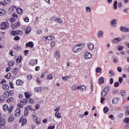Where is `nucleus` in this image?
I'll use <instances>...</instances> for the list:
<instances>
[{
    "label": "nucleus",
    "instance_id": "f257e3e1",
    "mask_svg": "<svg viewBox=\"0 0 129 129\" xmlns=\"http://www.w3.org/2000/svg\"><path fill=\"white\" fill-rule=\"evenodd\" d=\"M83 44H76L73 48V51L74 53H79L80 51H81L82 49H83Z\"/></svg>",
    "mask_w": 129,
    "mask_h": 129
},
{
    "label": "nucleus",
    "instance_id": "f03ea898",
    "mask_svg": "<svg viewBox=\"0 0 129 129\" xmlns=\"http://www.w3.org/2000/svg\"><path fill=\"white\" fill-rule=\"evenodd\" d=\"M4 111L6 112H8L9 113H12L13 109H14V105L12 104L9 107V106L7 104H4L3 107Z\"/></svg>",
    "mask_w": 129,
    "mask_h": 129
},
{
    "label": "nucleus",
    "instance_id": "7ed1b4c3",
    "mask_svg": "<svg viewBox=\"0 0 129 129\" xmlns=\"http://www.w3.org/2000/svg\"><path fill=\"white\" fill-rule=\"evenodd\" d=\"M32 118L34 121L36 123V124H37V125L41 124V118L37 116V113L36 112L32 113Z\"/></svg>",
    "mask_w": 129,
    "mask_h": 129
},
{
    "label": "nucleus",
    "instance_id": "20e7f679",
    "mask_svg": "<svg viewBox=\"0 0 129 129\" xmlns=\"http://www.w3.org/2000/svg\"><path fill=\"white\" fill-rule=\"evenodd\" d=\"M7 120L5 118L0 116V129H6L7 127Z\"/></svg>",
    "mask_w": 129,
    "mask_h": 129
},
{
    "label": "nucleus",
    "instance_id": "39448f33",
    "mask_svg": "<svg viewBox=\"0 0 129 129\" xmlns=\"http://www.w3.org/2000/svg\"><path fill=\"white\" fill-rule=\"evenodd\" d=\"M10 27V24L8 21L3 22L1 24V30H7L9 29Z\"/></svg>",
    "mask_w": 129,
    "mask_h": 129
},
{
    "label": "nucleus",
    "instance_id": "423d86ee",
    "mask_svg": "<svg viewBox=\"0 0 129 129\" xmlns=\"http://www.w3.org/2000/svg\"><path fill=\"white\" fill-rule=\"evenodd\" d=\"M28 103V100L27 99H22L20 100V103L18 104V107H20L21 108H23L24 107V105L25 104H27Z\"/></svg>",
    "mask_w": 129,
    "mask_h": 129
},
{
    "label": "nucleus",
    "instance_id": "0eeeda50",
    "mask_svg": "<svg viewBox=\"0 0 129 129\" xmlns=\"http://www.w3.org/2000/svg\"><path fill=\"white\" fill-rule=\"evenodd\" d=\"M51 20V21H53L55 23H58V24H62L63 23L62 19L59 17H52Z\"/></svg>",
    "mask_w": 129,
    "mask_h": 129
},
{
    "label": "nucleus",
    "instance_id": "6e6552de",
    "mask_svg": "<svg viewBox=\"0 0 129 129\" xmlns=\"http://www.w3.org/2000/svg\"><path fill=\"white\" fill-rule=\"evenodd\" d=\"M19 122L21 123L22 126H24L27 124V118H25L24 116H22L19 120Z\"/></svg>",
    "mask_w": 129,
    "mask_h": 129
},
{
    "label": "nucleus",
    "instance_id": "1a4fd4ad",
    "mask_svg": "<svg viewBox=\"0 0 129 129\" xmlns=\"http://www.w3.org/2000/svg\"><path fill=\"white\" fill-rule=\"evenodd\" d=\"M19 18L18 14L17 13H14L12 14V17L10 18V22L13 23L14 22H16V20H17Z\"/></svg>",
    "mask_w": 129,
    "mask_h": 129
},
{
    "label": "nucleus",
    "instance_id": "9d476101",
    "mask_svg": "<svg viewBox=\"0 0 129 129\" xmlns=\"http://www.w3.org/2000/svg\"><path fill=\"white\" fill-rule=\"evenodd\" d=\"M38 64V59H31L30 62L29 63L30 66H35V65H37Z\"/></svg>",
    "mask_w": 129,
    "mask_h": 129
},
{
    "label": "nucleus",
    "instance_id": "9b49d317",
    "mask_svg": "<svg viewBox=\"0 0 129 129\" xmlns=\"http://www.w3.org/2000/svg\"><path fill=\"white\" fill-rule=\"evenodd\" d=\"M20 115H21V109L17 108L15 111V116H16V117H19Z\"/></svg>",
    "mask_w": 129,
    "mask_h": 129
},
{
    "label": "nucleus",
    "instance_id": "f8f14e48",
    "mask_svg": "<svg viewBox=\"0 0 129 129\" xmlns=\"http://www.w3.org/2000/svg\"><path fill=\"white\" fill-rule=\"evenodd\" d=\"M20 26H21V23L20 22H18L14 24H12L11 25V27L13 29V30L17 29V28H18V27H20Z\"/></svg>",
    "mask_w": 129,
    "mask_h": 129
},
{
    "label": "nucleus",
    "instance_id": "ddd939ff",
    "mask_svg": "<svg viewBox=\"0 0 129 129\" xmlns=\"http://www.w3.org/2000/svg\"><path fill=\"white\" fill-rule=\"evenodd\" d=\"M55 39V37L54 36H48L47 37H43L42 38V40L45 41V40H48V41H52Z\"/></svg>",
    "mask_w": 129,
    "mask_h": 129
},
{
    "label": "nucleus",
    "instance_id": "4468645a",
    "mask_svg": "<svg viewBox=\"0 0 129 129\" xmlns=\"http://www.w3.org/2000/svg\"><path fill=\"white\" fill-rule=\"evenodd\" d=\"M16 85H18V86H22L24 85V81L18 79L16 81Z\"/></svg>",
    "mask_w": 129,
    "mask_h": 129
},
{
    "label": "nucleus",
    "instance_id": "2eb2a0df",
    "mask_svg": "<svg viewBox=\"0 0 129 129\" xmlns=\"http://www.w3.org/2000/svg\"><path fill=\"white\" fill-rule=\"evenodd\" d=\"M14 101H15V99H14V98L12 97L8 98L7 100V103H10V104H12V103H13Z\"/></svg>",
    "mask_w": 129,
    "mask_h": 129
},
{
    "label": "nucleus",
    "instance_id": "dca6fc26",
    "mask_svg": "<svg viewBox=\"0 0 129 129\" xmlns=\"http://www.w3.org/2000/svg\"><path fill=\"white\" fill-rule=\"evenodd\" d=\"M92 57V54L90 52H87L85 54V59H90Z\"/></svg>",
    "mask_w": 129,
    "mask_h": 129
},
{
    "label": "nucleus",
    "instance_id": "f3484780",
    "mask_svg": "<svg viewBox=\"0 0 129 129\" xmlns=\"http://www.w3.org/2000/svg\"><path fill=\"white\" fill-rule=\"evenodd\" d=\"M7 15V11L5 9L0 8V16H6Z\"/></svg>",
    "mask_w": 129,
    "mask_h": 129
},
{
    "label": "nucleus",
    "instance_id": "a211bd4d",
    "mask_svg": "<svg viewBox=\"0 0 129 129\" xmlns=\"http://www.w3.org/2000/svg\"><path fill=\"white\" fill-rule=\"evenodd\" d=\"M77 89L81 90L82 91H84V90H86V86L85 85L80 86L77 87Z\"/></svg>",
    "mask_w": 129,
    "mask_h": 129
},
{
    "label": "nucleus",
    "instance_id": "6ab92c4d",
    "mask_svg": "<svg viewBox=\"0 0 129 129\" xmlns=\"http://www.w3.org/2000/svg\"><path fill=\"white\" fill-rule=\"evenodd\" d=\"M16 12L18 13V15H23V12H24V11L22 8H16Z\"/></svg>",
    "mask_w": 129,
    "mask_h": 129
},
{
    "label": "nucleus",
    "instance_id": "aec40b11",
    "mask_svg": "<svg viewBox=\"0 0 129 129\" xmlns=\"http://www.w3.org/2000/svg\"><path fill=\"white\" fill-rule=\"evenodd\" d=\"M121 39L119 37L115 38L112 41V43L116 44V43H118V42H120Z\"/></svg>",
    "mask_w": 129,
    "mask_h": 129
},
{
    "label": "nucleus",
    "instance_id": "412c9836",
    "mask_svg": "<svg viewBox=\"0 0 129 129\" xmlns=\"http://www.w3.org/2000/svg\"><path fill=\"white\" fill-rule=\"evenodd\" d=\"M26 47H30V48H33L34 47V43L33 42L29 41L26 44Z\"/></svg>",
    "mask_w": 129,
    "mask_h": 129
},
{
    "label": "nucleus",
    "instance_id": "4be33fe9",
    "mask_svg": "<svg viewBox=\"0 0 129 129\" xmlns=\"http://www.w3.org/2000/svg\"><path fill=\"white\" fill-rule=\"evenodd\" d=\"M15 120V117H14V115H10L9 119H8V121L9 122H13Z\"/></svg>",
    "mask_w": 129,
    "mask_h": 129
},
{
    "label": "nucleus",
    "instance_id": "5701e85b",
    "mask_svg": "<svg viewBox=\"0 0 129 129\" xmlns=\"http://www.w3.org/2000/svg\"><path fill=\"white\" fill-rule=\"evenodd\" d=\"M54 57L56 58V59H60V51L59 50H57L54 54Z\"/></svg>",
    "mask_w": 129,
    "mask_h": 129
},
{
    "label": "nucleus",
    "instance_id": "b1692460",
    "mask_svg": "<svg viewBox=\"0 0 129 129\" xmlns=\"http://www.w3.org/2000/svg\"><path fill=\"white\" fill-rule=\"evenodd\" d=\"M22 61H23V57L22 55H19L16 59V62L17 63H21Z\"/></svg>",
    "mask_w": 129,
    "mask_h": 129
},
{
    "label": "nucleus",
    "instance_id": "393cba45",
    "mask_svg": "<svg viewBox=\"0 0 129 129\" xmlns=\"http://www.w3.org/2000/svg\"><path fill=\"white\" fill-rule=\"evenodd\" d=\"M120 31H121L122 32H129V28H127L124 27H121Z\"/></svg>",
    "mask_w": 129,
    "mask_h": 129
},
{
    "label": "nucleus",
    "instance_id": "a878e982",
    "mask_svg": "<svg viewBox=\"0 0 129 129\" xmlns=\"http://www.w3.org/2000/svg\"><path fill=\"white\" fill-rule=\"evenodd\" d=\"M3 88L4 90H9L10 89V86L8 84H4L3 85Z\"/></svg>",
    "mask_w": 129,
    "mask_h": 129
},
{
    "label": "nucleus",
    "instance_id": "bb28decb",
    "mask_svg": "<svg viewBox=\"0 0 129 129\" xmlns=\"http://www.w3.org/2000/svg\"><path fill=\"white\" fill-rule=\"evenodd\" d=\"M11 35H12V36H18V30L11 31Z\"/></svg>",
    "mask_w": 129,
    "mask_h": 129
},
{
    "label": "nucleus",
    "instance_id": "cd10ccee",
    "mask_svg": "<svg viewBox=\"0 0 129 129\" xmlns=\"http://www.w3.org/2000/svg\"><path fill=\"white\" fill-rule=\"evenodd\" d=\"M99 83H100V84H102L103 83H104V77H101L99 79Z\"/></svg>",
    "mask_w": 129,
    "mask_h": 129
},
{
    "label": "nucleus",
    "instance_id": "c85d7f7f",
    "mask_svg": "<svg viewBox=\"0 0 129 129\" xmlns=\"http://www.w3.org/2000/svg\"><path fill=\"white\" fill-rule=\"evenodd\" d=\"M89 50H93L94 49V45L92 43H90L88 45Z\"/></svg>",
    "mask_w": 129,
    "mask_h": 129
},
{
    "label": "nucleus",
    "instance_id": "c756f323",
    "mask_svg": "<svg viewBox=\"0 0 129 129\" xmlns=\"http://www.w3.org/2000/svg\"><path fill=\"white\" fill-rule=\"evenodd\" d=\"M117 20H115V19H113V21H111V24L112 27H115L116 26V23L115 22H116Z\"/></svg>",
    "mask_w": 129,
    "mask_h": 129
},
{
    "label": "nucleus",
    "instance_id": "7c9ffc66",
    "mask_svg": "<svg viewBox=\"0 0 129 129\" xmlns=\"http://www.w3.org/2000/svg\"><path fill=\"white\" fill-rule=\"evenodd\" d=\"M3 96L4 97L8 98V97L10 96V95L9 94V91H6L3 94Z\"/></svg>",
    "mask_w": 129,
    "mask_h": 129
},
{
    "label": "nucleus",
    "instance_id": "2f4dec72",
    "mask_svg": "<svg viewBox=\"0 0 129 129\" xmlns=\"http://www.w3.org/2000/svg\"><path fill=\"white\" fill-rule=\"evenodd\" d=\"M112 103L113 104H116L118 102V99L117 98H114L112 101Z\"/></svg>",
    "mask_w": 129,
    "mask_h": 129
},
{
    "label": "nucleus",
    "instance_id": "473e14b6",
    "mask_svg": "<svg viewBox=\"0 0 129 129\" xmlns=\"http://www.w3.org/2000/svg\"><path fill=\"white\" fill-rule=\"evenodd\" d=\"M55 116L56 117V118H61V114H60V112H55Z\"/></svg>",
    "mask_w": 129,
    "mask_h": 129
},
{
    "label": "nucleus",
    "instance_id": "72a5a7b5",
    "mask_svg": "<svg viewBox=\"0 0 129 129\" xmlns=\"http://www.w3.org/2000/svg\"><path fill=\"white\" fill-rule=\"evenodd\" d=\"M24 95L25 96V98H26V99H28V98H29V97H30L31 94L30 93H28V92H25L24 93Z\"/></svg>",
    "mask_w": 129,
    "mask_h": 129
},
{
    "label": "nucleus",
    "instance_id": "f704fd0d",
    "mask_svg": "<svg viewBox=\"0 0 129 129\" xmlns=\"http://www.w3.org/2000/svg\"><path fill=\"white\" fill-rule=\"evenodd\" d=\"M109 110V109H108V107L105 106L103 108V111L104 113H107V112H108Z\"/></svg>",
    "mask_w": 129,
    "mask_h": 129
},
{
    "label": "nucleus",
    "instance_id": "c9c22d12",
    "mask_svg": "<svg viewBox=\"0 0 129 129\" xmlns=\"http://www.w3.org/2000/svg\"><path fill=\"white\" fill-rule=\"evenodd\" d=\"M125 109V115H129V106H126Z\"/></svg>",
    "mask_w": 129,
    "mask_h": 129
},
{
    "label": "nucleus",
    "instance_id": "e433bc0d",
    "mask_svg": "<svg viewBox=\"0 0 129 129\" xmlns=\"http://www.w3.org/2000/svg\"><path fill=\"white\" fill-rule=\"evenodd\" d=\"M29 115V110L28 108H25V111H24V115L25 116H28Z\"/></svg>",
    "mask_w": 129,
    "mask_h": 129
},
{
    "label": "nucleus",
    "instance_id": "4c0bfd02",
    "mask_svg": "<svg viewBox=\"0 0 129 129\" xmlns=\"http://www.w3.org/2000/svg\"><path fill=\"white\" fill-rule=\"evenodd\" d=\"M31 30L32 29L31 27H27L26 29V34H30V33H31Z\"/></svg>",
    "mask_w": 129,
    "mask_h": 129
},
{
    "label": "nucleus",
    "instance_id": "58836bf2",
    "mask_svg": "<svg viewBox=\"0 0 129 129\" xmlns=\"http://www.w3.org/2000/svg\"><path fill=\"white\" fill-rule=\"evenodd\" d=\"M102 70V69L101 68H97L96 70V73H101V71Z\"/></svg>",
    "mask_w": 129,
    "mask_h": 129
},
{
    "label": "nucleus",
    "instance_id": "ea45409f",
    "mask_svg": "<svg viewBox=\"0 0 129 129\" xmlns=\"http://www.w3.org/2000/svg\"><path fill=\"white\" fill-rule=\"evenodd\" d=\"M50 45L51 46V48H54L55 45H56V42L55 41H52L50 43Z\"/></svg>",
    "mask_w": 129,
    "mask_h": 129
},
{
    "label": "nucleus",
    "instance_id": "a19ab883",
    "mask_svg": "<svg viewBox=\"0 0 129 129\" xmlns=\"http://www.w3.org/2000/svg\"><path fill=\"white\" fill-rule=\"evenodd\" d=\"M23 32L21 30H17V36H22L23 35Z\"/></svg>",
    "mask_w": 129,
    "mask_h": 129
},
{
    "label": "nucleus",
    "instance_id": "79ce46f5",
    "mask_svg": "<svg viewBox=\"0 0 129 129\" xmlns=\"http://www.w3.org/2000/svg\"><path fill=\"white\" fill-rule=\"evenodd\" d=\"M102 35H103V32H102V31H99L98 34V37H99V38H100L102 37Z\"/></svg>",
    "mask_w": 129,
    "mask_h": 129
},
{
    "label": "nucleus",
    "instance_id": "37998d69",
    "mask_svg": "<svg viewBox=\"0 0 129 129\" xmlns=\"http://www.w3.org/2000/svg\"><path fill=\"white\" fill-rule=\"evenodd\" d=\"M16 69H19L18 68H16L15 69H14L12 70V73H13V74L14 75H17V74H18V72H17V70H16Z\"/></svg>",
    "mask_w": 129,
    "mask_h": 129
},
{
    "label": "nucleus",
    "instance_id": "c03bdc74",
    "mask_svg": "<svg viewBox=\"0 0 129 129\" xmlns=\"http://www.w3.org/2000/svg\"><path fill=\"white\" fill-rule=\"evenodd\" d=\"M14 91L13 90H9L8 91V94H9V96H13L14 95Z\"/></svg>",
    "mask_w": 129,
    "mask_h": 129
},
{
    "label": "nucleus",
    "instance_id": "a18cd8bd",
    "mask_svg": "<svg viewBox=\"0 0 129 129\" xmlns=\"http://www.w3.org/2000/svg\"><path fill=\"white\" fill-rule=\"evenodd\" d=\"M109 89H110L109 87H106L103 90L105 92H106L107 93L108 91H109Z\"/></svg>",
    "mask_w": 129,
    "mask_h": 129
},
{
    "label": "nucleus",
    "instance_id": "49530a36",
    "mask_svg": "<svg viewBox=\"0 0 129 129\" xmlns=\"http://www.w3.org/2000/svg\"><path fill=\"white\" fill-rule=\"evenodd\" d=\"M106 94H107V93L105 92L104 90H103L102 92H101V96L102 97H104V96H105L106 95Z\"/></svg>",
    "mask_w": 129,
    "mask_h": 129
},
{
    "label": "nucleus",
    "instance_id": "de8ad7c7",
    "mask_svg": "<svg viewBox=\"0 0 129 129\" xmlns=\"http://www.w3.org/2000/svg\"><path fill=\"white\" fill-rule=\"evenodd\" d=\"M120 93H121V96H125L126 93L124 90H121Z\"/></svg>",
    "mask_w": 129,
    "mask_h": 129
},
{
    "label": "nucleus",
    "instance_id": "09e8293b",
    "mask_svg": "<svg viewBox=\"0 0 129 129\" xmlns=\"http://www.w3.org/2000/svg\"><path fill=\"white\" fill-rule=\"evenodd\" d=\"M47 79H48V80L53 79V76H52V74L48 75L47 77Z\"/></svg>",
    "mask_w": 129,
    "mask_h": 129
},
{
    "label": "nucleus",
    "instance_id": "8fccbe9b",
    "mask_svg": "<svg viewBox=\"0 0 129 129\" xmlns=\"http://www.w3.org/2000/svg\"><path fill=\"white\" fill-rule=\"evenodd\" d=\"M11 74L10 73H9L7 75L5 76V78H7V79H10L11 78Z\"/></svg>",
    "mask_w": 129,
    "mask_h": 129
},
{
    "label": "nucleus",
    "instance_id": "3c124183",
    "mask_svg": "<svg viewBox=\"0 0 129 129\" xmlns=\"http://www.w3.org/2000/svg\"><path fill=\"white\" fill-rule=\"evenodd\" d=\"M87 13H90L91 12V8L89 7H87L86 8Z\"/></svg>",
    "mask_w": 129,
    "mask_h": 129
},
{
    "label": "nucleus",
    "instance_id": "603ef678",
    "mask_svg": "<svg viewBox=\"0 0 129 129\" xmlns=\"http://www.w3.org/2000/svg\"><path fill=\"white\" fill-rule=\"evenodd\" d=\"M9 65L11 67L14 66L15 65V61H11L9 62Z\"/></svg>",
    "mask_w": 129,
    "mask_h": 129
},
{
    "label": "nucleus",
    "instance_id": "864d4df0",
    "mask_svg": "<svg viewBox=\"0 0 129 129\" xmlns=\"http://www.w3.org/2000/svg\"><path fill=\"white\" fill-rule=\"evenodd\" d=\"M28 108L31 111L33 110V111H36V110L33 109V108L32 107V105H28Z\"/></svg>",
    "mask_w": 129,
    "mask_h": 129
},
{
    "label": "nucleus",
    "instance_id": "5fc2aeb1",
    "mask_svg": "<svg viewBox=\"0 0 129 129\" xmlns=\"http://www.w3.org/2000/svg\"><path fill=\"white\" fill-rule=\"evenodd\" d=\"M40 90H41V88H34L35 92H40Z\"/></svg>",
    "mask_w": 129,
    "mask_h": 129
},
{
    "label": "nucleus",
    "instance_id": "6e6d98bb",
    "mask_svg": "<svg viewBox=\"0 0 129 129\" xmlns=\"http://www.w3.org/2000/svg\"><path fill=\"white\" fill-rule=\"evenodd\" d=\"M125 123H129V117H126L124 119Z\"/></svg>",
    "mask_w": 129,
    "mask_h": 129
},
{
    "label": "nucleus",
    "instance_id": "4d7b16f0",
    "mask_svg": "<svg viewBox=\"0 0 129 129\" xmlns=\"http://www.w3.org/2000/svg\"><path fill=\"white\" fill-rule=\"evenodd\" d=\"M73 90L75 91L77 90V86L76 85H73L72 87Z\"/></svg>",
    "mask_w": 129,
    "mask_h": 129
},
{
    "label": "nucleus",
    "instance_id": "13d9d810",
    "mask_svg": "<svg viewBox=\"0 0 129 129\" xmlns=\"http://www.w3.org/2000/svg\"><path fill=\"white\" fill-rule=\"evenodd\" d=\"M40 104H36L35 105V109H34V110H37L38 109H40Z\"/></svg>",
    "mask_w": 129,
    "mask_h": 129
},
{
    "label": "nucleus",
    "instance_id": "bf43d9fd",
    "mask_svg": "<svg viewBox=\"0 0 129 129\" xmlns=\"http://www.w3.org/2000/svg\"><path fill=\"white\" fill-rule=\"evenodd\" d=\"M5 101V98L3 96H0V103H2Z\"/></svg>",
    "mask_w": 129,
    "mask_h": 129
},
{
    "label": "nucleus",
    "instance_id": "052dcab7",
    "mask_svg": "<svg viewBox=\"0 0 129 129\" xmlns=\"http://www.w3.org/2000/svg\"><path fill=\"white\" fill-rule=\"evenodd\" d=\"M109 73L110 74L111 76H114V75H115V74L111 70L109 71Z\"/></svg>",
    "mask_w": 129,
    "mask_h": 129
},
{
    "label": "nucleus",
    "instance_id": "680f3d73",
    "mask_svg": "<svg viewBox=\"0 0 129 129\" xmlns=\"http://www.w3.org/2000/svg\"><path fill=\"white\" fill-rule=\"evenodd\" d=\"M36 81L38 84H42V82L41 81V80L39 78H38L36 80Z\"/></svg>",
    "mask_w": 129,
    "mask_h": 129
},
{
    "label": "nucleus",
    "instance_id": "e2e57ef3",
    "mask_svg": "<svg viewBox=\"0 0 129 129\" xmlns=\"http://www.w3.org/2000/svg\"><path fill=\"white\" fill-rule=\"evenodd\" d=\"M9 85L10 86V88H12V89L15 88V87H14V85L13 84L12 82H10L9 83Z\"/></svg>",
    "mask_w": 129,
    "mask_h": 129
},
{
    "label": "nucleus",
    "instance_id": "0e129e2a",
    "mask_svg": "<svg viewBox=\"0 0 129 129\" xmlns=\"http://www.w3.org/2000/svg\"><path fill=\"white\" fill-rule=\"evenodd\" d=\"M123 50V46H119L118 48V51H122Z\"/></svg>",
    "mask_w": 129,
    "mask_h": 129
},
{
    "label": "nucleus",
    "instance_id": "69168bd1",
    "mask_svg": "<svg viewBox=\"0 0 129 129\" xmlns=\"http://www.w3.org/2000/svg\"><path fill=\"white\" fill-rule=\"evenodd\" d=\"M20 37L19 36H16L14 38V40H15V41H19V40H20Z\"/></svg>",
    "mask_w": 129,
    "mask_h": 129
},
{
    "label": "nucleus",
    "instance_id": "338daca9",
    "mask_svg": "<svg viewBox=\"0 0 129 129\" xmlns=\"http://www.w3.org/2000/svg\"><path fill=\"white\" fill-rule=\"evenodd\" d=\"M54 128H55V126L54 125L49 126L47 128V129H54Z\"/></svg>",
    "mask_w": 129,
    "mask_h": 129
},
{
    "label": "nucleus",
    "instance_id": "774afa93",
    "mask_svg": "<svg viewBox=\"0 0 129 129\" xmlns=\"http://www.w3.org/2000/svg\"><path fill=\"white\" fill-rule=\"evenodd\" d=\"M35 71L38 72L39 70H40V66H37L35 67Z\"/></svg>",
    "mask_w": 129,
    "mask_h": 129
}]
</instances>
